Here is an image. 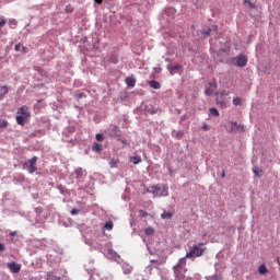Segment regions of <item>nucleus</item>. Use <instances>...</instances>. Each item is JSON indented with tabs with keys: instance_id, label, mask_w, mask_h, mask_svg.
Returning <instances> with one entry per match:
<instances>
[{
	"instance_id": "2eb2a0df",
	"label": "nucleus",
	"mask_w": 280,
	"mask_h": 280,
	"mask_svg": "<svg viewBox=\"0 0 280 280\" xmlns=\"http://www.w3.org/2000/svg\"><path fill=\"white\" fill-rule=\"evenodd\" d=\"M0 92V100H3V97H5V95H8L9 92L8 85L1 86Z\"/></svg>"
},
{
	"instance_id": "3c124183",
	"label": "nucleus",
	"mask_w": 280,
	"mask_h": 280,
	"mask_svg": "<svg viewBox=\"0 0 280 280\" xmlns=\"http://www.w3.org/2000/svg\"><path fill=\"white\" fill-rule=\"evenodd\" d=\"M160 71H161V68L158 70V72L160 73Z\"/></svg>"
},
{
	"instance_id": "58836bf2",
	"label": "nucleus",
	"mask_w": 280,
	"mask_h": 280,
	"mask_svg": "<svg viewBox=\"0 0 280 280\" xmlns=\"http://www.w3.org/2000/svg\"><path fill=\"white\" fill-rule=\"evenodd\" d=\"M139 213H140V218H145L148 215V212L143 210H140Z\"/></svg>"
},
{
	"instance_id": "cd10ccee",
	"label": "nucleus",
	"mask_w": 280,
	"mask_h": 280,
	"mask_svg": "<svg viewBox=\"0 0 280 280\" xmlns=\"http://www.w3.org/2000/svg\"><path fill=\"white\" fill-rule=\"evenodd\" d=\"M217 104L220 106V108H226V102L224 101L217 100Z\"/></svg>"
},
{
	"instance_id": "f3484780",
	"label": "nucleus",
	"mask_w": 280,
	"mask_h": 280,
	"mask_svg": "<svg viewBox=\"0 0 280 280\" xmlns=\"http://www.w3.org/2000/svg\"><path fill=\"white\" fill-rule=\"evenodd\" d=\"M162 220H172L174 218V212H164L161 214Z\"/></svg>"
},
{
	"instance_id": "c756f323",
	"label": "nucleus",
	"mask_w": 280,
	"mask_h": 280,
	"mask_svg": "<svg viewBox=\"0 0 280 280\" xmlns=\"http://www.w3.org/2000/svg\"><path fill=\"white\" fill-rule=\"evenodd\" d=\"M5 23H8V20H5L3 16H0V27H4Z\"/></svg>"
},
{
	"instance_id": "6e6552de",
	"label": "nucleus",
	"mask_w": 280,
	"mask_h": 280,
	"mask_svg": "<svg viewBox=\"0 0 280 280\" xmlns=\"http://www.w3.org/2000/svg\"><path fill=\"white\" fill-rule=\"evenodd\" d=\"M36 161H38L37 156H33L31 160H28L30 165H28L27 170H28L30 174H34V172H36V170H38L36 167Z\"/></svg>"
},
{
	"instance_id": "ea45409f",
	"label": "nucleus",
	"mask_w": 280,
	"mask_h": 280,
	"mask_svg": "<svg viewBox=\"0 0 280 280\" xmlns=\"http://www.w3.org/2000/svg\"><path fill=\"white\" fill-rule=\"evenodd\" d=\"M201 130H205V131L209 130V125L208 124H203L202 127H201Z\"/></svg>"
},
{
	"instance_id": "473e14b6",
	"label": "nucleus",
	"mask_w": 280,
	"mask_h": 280,
	"mask_svg": "<svg viewBox=\"0 0 280 280\" xmlns=\"http://www.w3.org/2000/svg\"><path fill=\"white\" fill-rule=\"evenodd\" d=\"M209 86H210V89H218V83H215V81H210L209 82Z\"/></svg>"
},
{
	"instance_id": "412c9836",
	"label": "nucleus",
	"mask_w": 280,
	"mask_h": 280,
	"mask_svg": "<svg viewBox=\"0 0 280 280\" xmlns=\"http://www.w3.org/2000/svg\"><path fill=\"white\" fill-rule=\"evenodd\" d=\"M130 161L133 165H139V163H141V158L139 155H135L130 158Z\"/></svg>"
},
{
	"instance_id": "6ab92c4d",
	"label": "nucleus",
	"mask_w": 280,
	"mask_h": 280,
	"mask_svg": "<svg viewBox=\"0 0 280 280\" xmlns=\"http://www.w3.org/2000/svg\"><path fill=\"white\" fill-rule=\"evenodd\" d=\"M209 115L212 117H220V112H218V108L212 107L209 109Z\"/></svg>"
},
{
	"instance_id": "a19ab883",
	"label": "nucleus",
	"mask_w": 280,
	"mask_h": 280,
	"mask_svg": "<svg viewBox=\"0 0 280 280\" xmlns=\"http://www.w3.org/2000/svg\"><path fill=\"white\" fill-rule=\"evenodd\" d=\"M5 250V245L3 243H0V253H3Z\"/></svg>"
},
{
	"instance_id": "09e8293b",
	"label": "nucleus",
	"mask_w": 280,
	"mask_h": 280,
	"mask_svg": "<svg viewBox=\"0 0 280 280\" xmlns=\"http://www.w3.org/2000/svg\"><path fill=\"white\" fill-rule=\"evenodd\" d=\"M10 235L11 237H14V235H16V232H11Z\"/></svg>"
},
{
	"instance_id": "0eeeda50",
	"label": "nucleus",
	"mask_w": 280,
	"mask_h": 280,
	"mask_svg": "<svg viewBox=\"0 0 280 280\" xmlns=\"http://www.w3.org/2000/svg\"><path fill=\"white\" fill-rule=\"evenodd\" d=\"M109 137H113V139H121V129H119L118 126H113L110 131H109Z\"/></svg>"
},
{
	"instance_id": "4c0bfd02",
	"label": "nucleus",
	"mask_w": 280,
	"mask_h": 280,
	"mask_svg": "<svg viewBox=\"0 0 280 280\" xmlns=\"http://www.w3.org/2000/svg\"><path fill=\"white\" fill-rule=\"evenodd\" d=\"M78 213H80V210L75 208L71 210V215H78Z\"/></svg>"
},
{
	"instance_id": "1a4fd4ad",
	"label": "nucleus",
	"mask_w": 280,
	"mask_h": 280,
	"mask_svg": "<svg viewBox=\"0 0 280 280\" xmlns=\"http://www.w3.org/2000/svg\"><path fill=\"white\" fill-rule=\"evenodd\" d=\"M7 266L9 270L13 272V275H19V272H21V265L16 264L15 261L9 262Z\"/></svg>"
},
{
	"instance_id": "603ef678",
	"label": "nucleus",
	"mask_w": 280,
	"mask_h": 280,
	"mask_svg": "<svg viewBox=\"0 0 280 280\" xmlns=\"http://www.w3.org/2000/svg\"><path fill=\"white\" fill-rule=\"evenodd\" d=\"M160 71H161V68L158 70V72L160 73Z\"/></svg>"
},
{
	"instance_id": "f704fd0d",
	"label": "nucleus",
	"mask_w": 280,
	"mask_h": 280,
	"mask_svg": "<svg viewBox=\"0 0 280 280\" xmlns=\"http://www.w3.org/2000/svg\"><path fill=\"white\" fill-rule=\"evenodd\" d=\"M183 137H185V132H183V131H177L176 138H177V139H183Z\"/></svg>"
},
{
	"instance_id": "7c9ffc66",
	"label": "nucleus",
	"mask_w": 280,
	"mask_h": 280,
	"mask_svg": "<svg viewBox=\"0 0 280 280\" xmlns=\"http://www.w3.org/2000/svg\"><path fill=\"white\" fill-rule=\"evenodd\" d=\"M0 128H1V129L8 128V120H1V119H0Z\"/></svg>"
},
{
	"instance_id": "a878e982",
	"label": "nucleus",
	"mask_w": 280,
	"mask_h": 280,
	"mask_svg": "<svg viewBox=\"0 0 280 280\" xmlns=\"http://www.w3.org/2000/svg\"><path fill=\"white\" fill-rule=\"evenodd\" d=\"M213 91H215V90L212 89V88H207L205 90V95H207L209 97V96H211L213 94Z\"/></svg>"
},
{
	"instance_id": "c9c22d12",
	"label": "nucleus",
	"mask_w": 280,
	"mask_h": 280,
	"mask_svg": "<svg viewBox=\"0 0 280 280\" xmlns=\"http://www.w3.org/2000/svg\"><path fill=\"white\" fill-rule=\"evenodd\" d=\"M22 47H23V44H16L14 49L15 51H21Z\"/></svg>"
},
{
	"instance_id": "7ed1b4c3",
	"label": "nucleus",
	"mask_w": 280,
	"mask_h": 280,
	"mask_svg": "<svg viewBox=\"0 0 280 280\" xmlns=\"http://www.w3.org/2000/svg\"><path fill=\"white\" fill-rule=\"evenodd\" d=\"M205 250L206 248H202L198 245H194L190 250L188 253H186L185 257H183V259H185V261H187V259H194L195 257H202V255H205Z\"/></svg>"
},
{
	"instance_id": "39448f33",
	"label": "nucleus",
	"mask_w": 280,
	"mask_h": 280,
	"mask_svg": "<svg viewBox=\"0 0 280 280\" xmlns=\"http://www.w3.org/2000/svg\"><path fill=\"white\" fill-rule=\"evenodd\" d=\"M16 114L22 117H26L27 119H30V117H32V113H30V107H27V105L21 106L18 109Z\"/></svg>"
},
{
	"instance_id": "c03bdc74",
	"label": "nucleus",
	"mask_w": 280,
	"mask_h": 280,
	"mask_svg": "<svg viewBox=\"0 0 280 280\" xmlns=\"http://www.w3.org/2000/svg\"><path fill=\"white\" fill-rule=\"evenodd\" d=\"M75 173L80 176V174H82V168L77 170Z\"/></svg>"
},
{
	"instance_id": "dca6fc26",
	"label": "nucleus",
	"mask_w": 280,
	"mask_h": 280,
	"mask_svg": "<svg viewBox=\"0 0 280 280\" xmlns=\"http://www.w3.org/2000/svg\"><path fill=\"white\" fill-rule=\"evenodd\" d=\"M126 84H127V86L135 88V84H137V80H135V78L128 77L126 79Z\"/></svg>"
},
{
	"instance_id": "f257e3e1",
	"label": "nucleus",
	"mask_w": 280,
	"mask_h": 280,
	"mask_svg": "<svg viewBox=\"0 0 280 280\" xmlns=\"http://www.w3.org/2000/svg\"><path fill=\"white\" fill-rule=\"evenodd\" d=\"M185 266H187V260H185V258H180L173 267L174 275L177 280L185 279V273L187 272V268H185Z\"/></svg>"
},
{
	"instance_id": "c85d7f7f",
	"label": "nucleus",
	"mask_w": 280,
	"mask_h": 280,
	"mask_svg": "<svg viewBox=\"0 0 280 280\" xmlns=\"http://www.w3.org/2000/svg\"><path fill=\"white\" fill-rule=\"evenodd\" d=\"M145 235H152L154 233V228H147L144 230Z\"/></svg>"
},
{
	"instance_id": "de8ad7c7",
	"label": "nucleus",
	"mask_w": 280,
	"mask_h": 280,
	"mask_svg": "<svg viewBox=\"0 0 280 280\" xmlns=\"http://www.w3.org/2000/svg\"><path fill=\"white\" fill-rule=\"evenodd\" d=\"M197 246H199V248H202V246H205V243H199Z\"/></svg>"
},
{
	"instance_id": "79ce46f5",
	"label": "nucleus",
	"mask_w": 280,
	"mask_h": 280,
	"mask_svg": "<svg viewBox=\"0 0 280 280\" xmlns=\"http://www.w3.org/2000/svg\"><path fill=\"white\" fill-rule=\"evenodd\" d=\"M95 3H97V5H102V3L104 2V0H94Z\"/></svg>"
},
{
	"instance_id": "49530a36",
	"label": "nucleus",
	"mask_w": 280,
	"mask_h": 280,
	"mask_svg": "<svg viewBox=\"0 0 280 280\" xmlns=\"http://www.w3.org/2000/svg\"><path fill=\"white\" fill-rule=\"evenodd\" d=\"M184 119H187V116L184 115L180 117V121H184Z\"/></svg>"
},
{
	"instance_id": "72a5a7b5",
	"label": "nucleus",
	"mask_w": 280,
	"mask_h": 280,
	"mask_svg": "<svg viewBox=\"0 0 280 280\" xmlns=\"http://www.w3.org/2000/svg\"><path fill=\"white\" fill-rule=\"evenodd\" d=\"M95 138H96V141H104V135L103 133H97Z\"/></svg>"
},
{
	"instance_id": "423d86ee",
	"label": "nucleus",
	"mask_w": 280,
	"mask_h": 280,
	"mask_svg": "<svg viewBox=\"0 0 280 280\" xmlns=\"http://www.w3.org/2000/svg\"><path fill=\"white\" fill-rule=\"evenodd\" d=\"M230 130L229 132H244V125H238L235 121H230Z\"/></svg>"
},
{
	"instance_id": "bb28decb",
	"label": "nucleus",
	"mask_w": 280,
	"mask_h": 280,
	"mask_svg": "<svg viewBox=\"0 0 280 280\" xmlns=\"http://www.w3.org/2000/svg\"><path fill=\"white\" fill-rule=\"evenodd\" d=\"M92 150H94V152H100V151L102 150V144L95 143V144L92 147Z\"/></svg>"
},
{
	"instance_id": "b1692460",
	"label": "nucleus",
	"mask_w": 280,
	"mask_h": 280,
	"mask_svg": "<svg viewBox=\"0 0 280 280\" xmlns=\"http://www.w3.org/2000/svg\"><path fill=\"white\" fill-rule=\"evenodd\" d=\"M113 226H114L113 221H107V222L105 223V225H104V229H105L106 231H113Z\"/></svg>"
},
{
	"instance_id": "393cba45",
	"label": "nucleus",
	"mask_w": 280,
	"mask_h": 280,
	"mask_svg": "<svg viewBox=\"0 0 280 280\" xmlns=\"http://www.w3.org/2000/svg\"><path fill=\"white\" fill-rule=\"evenodd\" d=\"M232 102H233L234 106H242V98H240V97L233 98Z\"/></svg>"
},
{
	"instance_id": "f8f14e48",
	"label": "nucleus",
	"mask_w": 280,
	"mask_h": 280,
	"mask_svg": "<svg viewBox=\"0 0 280 280\" xmlns=\"http://www.w3.org/2000/svg\"><path fill=\"white\" fill-rule=\"evenodd\" d=\"M211 32H218V25H213L208 30H203L201 34H203V36H211Z\"/></svg>"
},
{
	"instance_id": "5701e85b",
	"label": "nucleus",
	"mask_w": 280,
	"mask_h": 280,
	"mask_svg": "<svg viewBox=\"0 0 280 280\" xmlns=\"http://www.w3.org/2000/svg\"><path fill=\"white\" fill-rule=\"evenodd\" d=\"M117 165H119V159H112L109 161V166L113 167H117Z\"/></svg>"
},
{
	"instance_id": "9b49d317",
	"label": "nucleus",
	"mask_w": 280,
	"mask_h": 280,
	"mask_svg": "<svg viewBox=\"0 0 280 280\" xmlns=\"http://www.w3.org/2000/svg\"><path fill=\"white\" fill-rule=\"evenodd\" d=\"M148 84L151 89H154L155 91H159V89H161V83L156 80H151L148 82Z\"/></svg>"
},
{
	"instance_id": "f03ea898",
	"label": "nucleus",
	"mask_w": 280,
	"mask_h": 280,
	"mask_svg": "<svg viewBox=\"0 0 280 280\" xmlns=\"http://www.w3.org/2000/svg\"><path fill=\"white\" fill-rule=\"evenodd\" d=\"M148 194H152L153 198H161L163 196H167L168 195V188L167 186L164 187H159V186H150L147 189Z\"/></svg>"
},
{
	"instance_id": "a18cd8bd",
	"label": "nucleus",
	"mask_w": 280,
	"mask_h": 280,
	"mask_svg": "<svg viewBox=\"0 0 280 280\" xmlns=\"http://www.w3.org/2000/svg\"><path fill=\"white\" fill-rule=\"evenodd\" d=\"M225 176H226V173L223 171L221 174V178H225Z\"/></svg>"
},
{
	"instance_id": "9d476101",
	"label": "nucleus",
	"mask_w": 280,
	"mask_h": 280,
	"mask_svg": "<svg viewBox=\"0 0 280 280\" xmlns=\"http://www.w3.org/2000/svg\"><path fill=\"white\" fill-rule=\"evenodd\" d=\"M167 69L170 71L171 75H174L175 73H180V71L183 69V66H180V65H175V66L168 65Z\"/></svg>"
},
{
	"instance_id": "864d4df0",
	"label": "nucleus",
	"mask_w": 280,
	"mask_h": 280,
	"mask_svg": "<svg viewBox=\"0 0 280 280\" xmlns=\"http://www.w3.org/2000/svg\"><path fill=\"white\" fill-rule=\"evenodd\" d=\"M221 95H224V92H222Z\"/></svg>"
},
{
	"instance_id": "37998d69",
	"label": "nucleus",
	"mask_w": 280,
	"mask_h": 280,
	"mask_svg": "<svg viewBox=\"0 0 280 280\" xmlns=\"http://www.w3.org/2000/svg\"><path fill=\"white\" fill-rule=\"evenodd\" d=\"M21 51H22V54H27L25 46H22Z\"/></svg>"
},
{
	"instance_id": "8fccbe9b",
	"label": "nucleus",
	"mask_w": 280,
	"mask_h": 280,
	"mask_svg": "<svg viewBox=\"0 0 280 280\" xmlns=\"http://www.w3.org/2000/svg\"><path fill=\"white\" fill-rule=\"evenodd\" d=\"M245 3H248L249 5H253V3H250V1H245Z\"/></svg>"
},
{
	"instance_id": "4be33fe9",
	"label": "nucleus",
	"mask_w": 280,
	"mask_h": 280,
	"mask_svg": "<svg viewBox=\"0 0 280 280\" xmlns=\"http://www.w3.org/2000/svg\"><path fill=\"white\" fill-rule=\"evenodd\" d=\"M253 172H254L255 176H257L258 178H261V174H264V171L259 167L253 168Z\"/></svg>"
},
{
	"instance_id": "2f4dec72",
	"label": "nucleus",
	"mask_w": 280,
	"mask_h": 280,
	"mask_svg": "<svg viewBox=\"0 0 280 280\" xmlns=\"http://www.w3.org/2000/svg\"><path fill=\"white\" fill-rule=\"evenodd\" d=\"M109 62H113L114 65H117L119 62V59H117L116 56H112L109 59Z\"/></svg>"
},
{
	"instance_id": "aec40b11",
	"label": "nucleus",
	"mask_w": 280,
	"mask_h": 280,
	"mask_svg": "<svg viewBox=\"0 0 280 280\" xmlns=\"http://www.w3.org/2000/svg\"><path fill=\"white\" fill-rule=\"evenodd\" d=\"M18 25H19V22H16V20H14V19L9 20L10 30H16Z\"/></svg>"
},
{
	"instance_id": "a211bd4d",
	"label": "nucleus",
	"mask_w": 280,
	"mask_h": 280,
	"mask_svg": "<svg viewBox=\"0 0 280 280\" xmlns=\"http://www.w3.org/2000/svg\"><path fill=\"white\" fill-rule=\"evenodd\" d=\"M258 272H259V275H268V267H266V265H260L259 267H258Z\"/></svg>"
},
{
	"instance_id": "ddd939ff",
	"label": "nucleus",
	"mask_w": 280,
	"mask_h": 280,
	"mask_svg": "<svg viewBox=\"0 0 280 280\" xmlns=\"http://www.w3.org/2000/svg\"><path fill=\"white\" fill-rule=\"evenodd\" d=\"M47 280H60V276L56 275V271H49L46 275Z\"/></svg>"
},
{
	"instance_id": "20e7f679",
	"label": "nucleus",
	"mask_w": 280,
	"mask_h": 280,
	"mask_svg": "<svg viewBox=\"0 0 280 280\" xmlns=\"http://www.w3.org/2000/svg\"><path fill=\"white\" fill-rule=\"evenodd\" d=\"M236 67H246L248 65V58L244 55H238L234 58Z\"/></svg>"
},
{
	"instance_id": "e433bc0d",
	"label": "nucleus",
	"mask_w": 280,
	"mask_h": 280,
	"mask_svg": "<svg viewBox=\"0 0 280 280\" xmlns=\"http://www.w3.org/2000/svg\"><path fill=\"white\" fill-rule=\"evenodd\" d=\"M66 12H68V13L73 12V7L72 5H67L66 7Z\"/></svg>"
},
{
	"instance_id": "4468645a",
	"label": "nucleus",
	"mask_w": 280,
	"mask_h": 280,
	"mask_svg": "<svg viewBox=\"0 0 280 280\" xmlns=\"http://www.w3.org/2000/svg\"><path fill=\"white\" fill-rule=\"evenodd\" d=\"M26 119L27 118L25 116H21V115L15 117V121L19 126H25Z\"/></svg>"
}]
</instances>
